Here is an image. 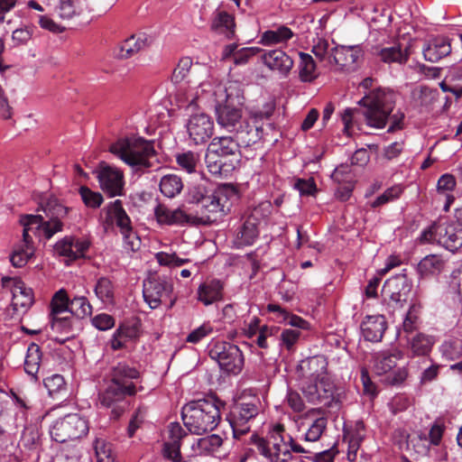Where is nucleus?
Here are the masks:
<instances>
[{
	"label": "nucleus",
	"mask_w": 462,
	"mask_h": 462,
	"mask_svg": "<svg viewBox=\"0 0 462 462\" xmlns=\"http://www.w3.org/2000/svg\"><path fill=\"white\" fill-rule=\"evenodd\" d=\"M41 208L48 220L41 215H26L21 219L23 226V239L14 245L10 255V262L16 268L26 265L34 255L33 236L42 233L46 239H50L63 229V219L69 213V208L61 205L54 197L48 198L41 204Z\"/></svg>",
	"instance_id": "obj_1"
},
{
	"label": "nucleus",
	"mask_w": 462,
	"mask_h": 462,
	"mask_svg": "<svg viewBox=\"0 0 462 462\" xmlns=\"http://www.w3.org/2000/svg\"><path fill=\"white\" fill-rule=\"evenodd\" d=\"M140 376L135 367L125 362L111 367L106 386L98 394L100 405L111 409V418L116 420L125 411L129 405L127 397L136 394Z\"/></svg>",
	"instance_id": "obj_2"
},
{
	"label": "nucleus",
	"mask_w": 462,
	"mask_h": 462,
	"mask_svg": "<svg viewBox=\"0 0 462 462\" xmlns=\"http://www.w3.org/2000/svg\"><path fill=\"white\" fill-rule=\"evenodd\" d=\"M357 103L365 107L364 115L368 125L383 128L390 120L388 133H393L402 128L404 115L400 112L391 115L394 108L393 92L378 88L365 95Z\"/></svg>",
	"instance_id": "obj_3"
},
{
	"label": "nucleus",
	"mask_w": 462,
	"mask_h": 462,
	"mask_svg": "<svg viewBox=\"0 0 462 462\" xmlns=\"http://www.w3.org/2000/svg\"><path fill=\"white\" fill-rule=\"evenodd\" d=\"M181 419L190 433L201 435L215 430L220 422L221 415L215 401L199 399L182 407Z\"/></svg>",
	"instance_id": "obj_4"
},
{
	"label": "nucleus",
	"mask_w": 462,
	"mask_h": 462,
	"mask_svg": "<svg viewBox=\"0 0 462 462\" xmlns=\"http://www.w3.org/2000/svg\"><path fill=\"white\" fill-rule=\"evenodd\" d=\"M109 151L134 171L150 169L154 162H158L153 143L142 137L118 140L110 146Z\"/></svg>",
	"instance_id": "obj_5"
},
{
	"label": "nucleus",
	"mask_w": 462,
	"mask_h": 462,
	"mask_svg": "<svg viewBox=\"0 0 462 462\" xmlns=\"http://www.w3.org/2000/svg\"><path fill=\"white\" fill-rule=\"evenodd\" d=\"M275 102L268 101L262 107L249 111V119L244 120L235 131L236 139L240 146L249 147L263 139V121L268 120L275 110Z\"/></svg>",
	"instance_id": "obj_6"
},
{
	"label": "nucleus",
	"mask_w": 462,
	"mask_h": 462,
	"mask_svg": "<svg viewBox=\"0 0 462 462\" xmlns=\"http://www.w3.org/2000/svg\"><path fill=\"white\" fill-rule=\"evenodd\" d=\"M288 434H284V426L276 424L270 431L269 439L253 434L250 443L254 444L258 452L270 462H288L292 455L289 452Z\"/></svg>",
	"instance_id": "obj_7"
},
{
	"label": "nucleus",
	"mask_w": 462,
	"mask_h": 462,
	"mask_svg": "<svg viewBox=\"0 0 462 462\" xmlns=\"http://www.w3.org/2000/svg\"><path fill=\"white\" fill-rule=\"evenodd\" d=\"M261 401L257 396L242 397L230 409L227 420L235 439H240L251 430V421L260 413Z\"/></svg>",
	"instance_id": "obj_8"
},
{
	"label": "nucleus",
	"mask_w": 462,
	"mask_h": 462,
	"mask_svg": "<svg viewBox=\"0 0 462 462\" xmlns=\"http://www.w3.org/2000/svg\"><path fill=\"white\" fill-rule=\"evenodd\" d=\"M236 197V190L233 186L225 184L217 187L215 190L208 192L199 204L201 217H195L198 222L193 225L210 224L216 222L218 217L228 210L229 200Z\"/></svg>",
	"instance_id": "obj_9"
},
{
	"label": "nucleus",
	"mask_w": 462,
	"mask_h": 462,
	"mask_svg": "<svg viewBox=\"0 0 462 462\" xmlns=\"http://www.w3.org/2000/svg\"><path fill=\"white\" fill-rule=\"evenodd\" d=\"M421 243H434L455 253L462 247V223L459 221L434 223L424 230L420 237Z\"/></svg>",
	"instance_id": "obj_10"
},
{
	"label": "nucleus",
	"mask_w": 462,
	"mask_h": 462,
	"mask_svg": "<svg viewBox=\"0 0 462 462\" xmlns=\"http://www.w3.org/2000/svg\"><path fill=\"white\" fill-rule=\"evenodd\" d=\"M208 355L227 374H239L244 367V356L240 348L230 342L213 340L208 345Z\"/></svg>",
	"instance_id": "obj_11"
},
{
	"label": "nucleus",
	"mask_w": 462,
	"mask_h": 462,
	"mask_svg": "<svg viewBox=\"0 0 462 462\" xmlns=\"http://www.w3.org/2000/svg\"><path fill=\"white\" fill-rule=\"evenodd\" d=\"M172 291V282L166 276L152 275L143 282V299L151 309H157L168 300L171 307L175 300L171 296Z\"/></svg>",
	"instance_id": "obj_12"
},
{
	"label": "nucleus",
	"mask_w": 462,
	"mask_h": 462,
	"mask_svg": "<svg viewBox=\"0 0 462 462\" xmlns=\"http://www.w3.org/2000/svg\"><path fill=\"white\" fill-rule=\"evenodd\" d=\"M88 431V421L78 414H68L57 420L51 427V436L59 443L77 439Z\"/></svg>",
	"instance_id": "obj_13"
},
{
	"label": "nucleus",
	"mask_w": 462,
	"mask_h": 462,
	"mask_svg": "<svg viewBox=\"0 0 462 462\" xmlns=\"http://www.w3.org/2000/svg\"><path fill=\"white\" fill-rule=\"evenodd\" d=\"M412 283L405 273H399L386 280L382 295L389 307H402L411 293Z\"/></svg>",
	"instance_id": "obj_14"
},
{
	"label": "nucleus",
	"mask_w": 462,
	"mask_h": 462,
	"mask_svg": "<svg viewBox=\"0 0 462 462\" xmlns=\"http://www.w3.org/2000/svg\"><path fill=\"white\" fill-rule=\"evenodd\" d=\"M101 189L110 198L121 196L124 189V174L116 168L104 162L96 171Z\"/></svg>",
	"instance_id": "obj_15"
},
{
	"label": "nucleus",
	"mask_w": 462,
	"mask_h": 462,
	"mask_svg": "<svg viewBox=\"0 0 462 462\" xmlns=\"http://www.w3.org/2000/svg\"><path fill=\"white\" fill-rule=\"evenodd\" d=\"M187 131L195 144L205 143L213 135L214 122L204 113L196 114L189 119Z\"/></svg>",
	"instance_id": "obj_16"
},
{
	"label": "nucleus",
	"mask_w": 462,
	"mask_h": 462,
	"mask_svg": "<svg viewBox=\"0 0 462 462\" xmlns=\"http://www.w3.org/2000/svg\"><path fill=\"white\" fill-rule=\"evenodd\" d=\"M216 114L218 125L229 132H235L244 121L241 107L233 104V98L229 93L226 94L225 104L216 108Z\"/></svg>",
	"instance_id": "obj_17"
},
{
	"label": "nucleus",
	"mask_w": 462,
	"mask_h": 462,
	"mask_svg": "<svg viewBox=\"0 0 462 462\" xmlns=\"http://www.w3.org/2000/svg\"><path fill=\"white\" fill-rule=\"evenodd\" d=\"M102 213L105 214L103 225L106 226H112L114 224L120 229V232L129 231V226L132 225L131 219L123 208V203L120 199H116L108 203L103 209Z\"/></svg>",
	"instance_id": "obj_18"
},
{
	"label": "nucleus",
	"mask_w": 462,
	"mask_h": 462,
	"mask_svg": "<svg viewBox=\"0 0 462 462\" xmlns=\"http://www.w3.org/2000/svg\"><path fill=\"white\" fill-rule=\"evenodd\" d=\"M89 245L87 239L66 236L57 242L54 248L58 254L67 257L69 261H74L84 257Z\"/></svg>",
	"instance_id": "obj_19"
},
{
	"label": "nucleus",
	"mask_w": 462,
	"mask_h": 462,
	"mask_svg": "<svg viewBox=\"0 0 462 462\" xmlns=\"http://www.w3.org/2000/svg\"><path fill=\"white\" fill-rule=\"evenodd\" d=\"M154 215L157 222L160 225H192L198 222L196 217H193L191 215H188L183 210L177 208L171 210L168 208L165 205L158 204L154 208Z\"/></svg>",
	"instance_id": "obj_20"
},
{
	"label": "nucleus",
	"mask_w": 462,
	"mask_h": 462,
	"mask_svg": "<svg viewBox=\"0 0 462 462\" xmlns=\"http://www.w3.org/2000/svg\"><path fill=\"white\" fill-rule=\"evenodd\" d=\"M169 441L163 445V456L172 462L181 460V440L188 436L179 422H171L169 425Z\"/></svg>",
	"instance_id": "obj_21"
},
{
	"label": "nucleus",
	"mask_w": 462,
	"mask_h": 462,
	"mask_svg": "<svg viewBox=\"0 0 462 462\" xmlns=\"http://www.w3.org/2000/svg\"><path fill=\"white\" fill-rule=\"evenodd\" d=\"M387 329V321L383 315H368L360 323V330L366 341L380 342Z\"/></svg>",
	"instance_id": "obj_22"
},
{
	"label": "nucleus",
	"mask_w": 462,
	"mask_h": 462,
	"mask_svg": "<svg viewBox=\"0 0 462 462\" xmlns=\"http://www.w3.org/2000/svg\"><path fill=\"white\" fill-rule=\"evenodd\" d=\"M328 362L324 356H315L301 362L300 370L304 380L322 383Z\"/></svg>",
	"instance_id": "obj_23"
},
{
	"label": "nucleus",
	"mask_w": 462,
	"mask_h": 462,
	"mask_svg": "<svg viewBox=\"0 0 462 462\" xmlns=\"http://www.w3.org/2000/svg\"><path fill=\"white\" fill-rule=\"evenodd\" d=\"M263 62L271 70L287 76L293 67L292 59L280 49L266 51L262 56Z\"/></svg>",
	"instance_id": "obj_24"
},
{
	"label": "nucleus",
	"mask_w": 462,
	"mask_h": 462,
	"mask_svg": "<svg viewBox=\"0 0 462 462\" xmlns=\"http://www.w3.org/2000/svg\"><path fill=\"white\" fill-rule=\"evenodd\" d=\"M327 418L320 415V410L311 409L306 413L302 426L307 427L305 440L317 441L327 428Z\"/></svg>",
	"instance_id": "obj_25"
},
{
	"label": "nucleus",
	"mask_w": 462,
	"mask_h": 462,
	"mask_svg": "<svg viewBox=\"0 0 462 462\" xmlns=\"http://www.w3.org/2000/svg\"><path fill=\"white\" fill-rule=\"evenodd\" d=\"M239 148L240 144L236 139L231 136H222L214 138L209 143L208 151L224 160L227 157H233L237 161Z\"/></svg>",
	"instance_id": "obj_26"
},
{
	"label": "nucleus",
	"mask_w": 462,
	"mask_h": 462,
	"mask_svg": "<svg viewBox=\"0 0 462 462\" xmlns=\"http://www.w3.org/2000/svg\"><path fill=\"white\" fill-rule=\"evenodd\" d=\"M224 283L217 279H212L201 283L198 288V300L208 306L223 298Z\"/></svg>",
	"instance_id": "obj_27"
},
{
	"label": "nucleus",
	"mask_w": 462,
	"mask_h": 462,
	"mask_svg": "<svg viewBox=\"0 0 462 462\" xmlns=\"http://www.w3.org/2000/svg\"><path fill=\"white\" fill-rule=\"evenodd\" d=\"M258 225L259 219L254 213L247 217L236 237V244L238 247L254 244L259 236Z\"/></svg>",
	"instance_id": "obj_28"
},
{
	"label": "nucleus",
	"mask_w": 462,
	"mask_h": 462,
	"mask_svg": "<svg viewBox=\"0 0 462 462\" xmlns=\"http://www.w3.org/2000/svg\"><path fill=\"white\" fill-rule=\"evenodd\" d=\"M402 358V354L397 349L379 352L374 356V372L377 374H386L396 367L397 362Z\"/></svg>",
	"instance_id": "obj_29"
},
{
	"label": "nucleus",
	"mask_w": 462,
	"mask_h": 462,
	"mask_svg": "<svg viewBox=\"0 0 462 462\" xmlns=\"http://www.w3.org/2000/svg\"><path fill=\"white\" fill-rule=\"evenodd\" d=\"M152 42V39L145 33L132 35L120 45L117 56L120 59H128L138 51L149 47Z\"/></svg>",
	"instance_id": "obj_30"
},
{
	"label": "nucleus",
	"mask_w": 462,
	"mask_h": 462,
	"mask_svg": "<svg viewBox=\"0 0 462 462\" xmlns=\"http://www.w3.org/2000/svg\"><path fill=\"white\" fill-rule=\"evenodd\" d=\"M405 339L411 356H428L434 345V338L421 332H418L411 337L405 336Z\"/></svg>",
	"instance_id": "obj_31"
},
{
	"label": "nucleus",
	"mask_w": 462,
	"mask_h": 462,
	"mask_svg": "<svg viewBox=\"0 0 462 462\" xmlns=\"http://www.w3.org/2000/svg\"><path fill=\"white\" fill-rule=\"evenodd\" d=\"M19 445L23 452H28L27 455L32 460L38 459L41 447L39 430L34 428H26L23 431Z\"/></svg>",
	"instance_id": "obj_32"
},
{
	"label": "nucleus",
	"mask_w": 462,
	"mask_h": 462,
	"mask_svg": "<svg viewBox=\"0 0 462 462\" xmlns=\"http://www.w3.org/2000/svg\"><path fill=\"white\" fill-rule=\"evenodd\" d=\"M210 28L226 39H232L235 36V18L226 11H219L215 14Z\"/></svg>",
	"instance_id": "obj_33"
},
{
	"label": "nucleus",
	"mask_w": 462,
	"mask_h": 462,
	"mask_svg": "<svg viewBox=\"0 0 462 462\" xmlns=\"http://www.w3.org/2000/svg\"><path fill=\"white\" fill-rule=\"evenodd\" d=\"M380 60L384 63L405 64L410 58L409 47L402 48V44H394L390 47L382 48L378 52Z\"/></svg>",
	"instance_id": "obj_34"
},
{
	"label": "nucleus",
	"mask_w": 462,
	"mask_h": 462,
	"mask_svg": "<svg viewBox=\"0 0 462 462\" xmlns=\"http://www.w3.org/2000/svg\"><path fill=\"white\" fill-rule=\"evenodd\" d=\"M451 52V45L447 39L438 38L431 41L423 50L424 58L430 62H437Z\"/></svg>",
	"instance_id": "obj_35"
},
{
	"label": "nucleus",
	"mask_w": 462,
	"mask_h": 462,
	"mask_svg": "<svg viewBox=\"0 0 462 462\" xmlns=\"http://www.w3.org/2000/svg\"><path fill=\"white\" fill-rule=\"evenodd\" d=\"M42 362V352L41 347L35 343H31L27 348L25 356L24 371L35 381L38 379L37 374L40 372Z\"/></svg>",
	"instance_id": "obj_36"
},
{
	"label": "nucleus",
	"mask_w": 462,
	"mask_h": 462,
	"mask_svg": "<svg viewBox=\"0 0 462 462\" xmlns=\"http://www.w3.org/2000/svg\"><path fill=\"white\" fill-rule=\"evenodd\" d=\"M51 328L53 331L63 334L66 336V338L61 339V341H65L66 339H69V337H74V325L76 323H79V321L78 319H75L72 315L69 313L66 314L65 316L62 315H57V316H51Z\"/></svg>",
	"instance_id": "obj_37"
},
{
	"label": "nucleus",
	"mask_w": 462,
	"mask_h": 462,
	"mask_svg": "<svg viewBox=\"0 0 462 462\" xmlns=\"http://www.w3.org/2000/svg\"><path fill=\"white\" fill-rule=\"evenodd\" d=\"M445 265L441 256L437 254H429L422 258L417 266V271L421 277L435 275L439 273Z\"/></svg>",
	"instance_id": "obj_38"
},
{
	"label": "nucleus",
	"mask_w": 462,
	"mask_h": 462,
	"mask_svg": "<svg viewBox=\"0 0 462 462\" xmlns=\"http://www.w3.org/2000/svg\"><path fill=\"white\" fill-rule=\"evenodd\" d=\"M267 310L269 312L276 313V319L278 322H285L292 327L299 328H307L308 327V322L306 320L299 316L291 314L278 304H268Z\"/></svg>",
	"instance_id": "obj_39"
},
{
	"label": "nucleus",
	"mask_w": 462,
	"mask_h": 462,
	"mask_svg": "<svg viewBox=\"0 0 462 462\" xmlns=\"http://www.w3.org/2000/svg\"><path fill=\"white\" fill-rule=\"evenodd\" d=\"M365 424L362 420L356 421L355 428L348 427V461L354 460L360 443L365 438Z\"/></svg>",
	"instance_id": "obj_40"
},
{
	"label": "nucleus",
	"mask_w": 462,
	"mask_h": 462,
	"mask_svg": "<svg viewBox=\"0 0 462 462\" xmlns=\"http://www.w3.org/2000/svg\"><path fill=\"white\" fill-rule=\"evenodd\" d=\"M223 445V439L217 434L208 435L204 438L198 439L192 444V449L196 454L202 455L213 453Z\"/></svg>",
	"instance_id": "obj_41"
},
{
	"label": "nucleus",
	"mask_w": 462,
	"mask_h": 462,
	"mask_svg": "<svg viewBox=\"0 0 462 462\" xmlns=\"http://www.w3.org/2000/svg\"><path fill=\"white\" fill-rule=\"evenodd\" d=\"M55 12L60 19L69 21L79 16L83 8L79 0H60Z\"/></svg>",
	"instance_id": "obj_42"
},
{
	"label": "nucleus",
	"mask_w": 462,
	"mask_h": 462,
	"mask_svg": "<svg viewBox=\"0 0 462 462\" xmlns=\"http://www.w3.org/2000/svg\"><path fill=\"white\" fill-rule=\"evenodd\" d=\"M292 36L293 32L290 28L286 26H281L277 30H268L264 32L261 36L260 42L265 46L278 44L283 42H287Z\"/></svg>",
	"instance_id": "obj_43"
},
{
	"label": "nucleus",
	"mask_w": 462,
	"mask_h": 462,
	"mask_svg": "<svg viewBox=\"0 0 462 462\" xmlns=\"http://www.w3.org/2000/svg\"><path fill=\"white\" fill-rule=\"evenodd\" d=\"M183 188L181 179L175 174L165 175L161 179L160 190L168 198H174Z\"/></svg>",
	"instance_id": "obj_44"
},
{
	"label": "nucleus",
	"mask_w": 462,
	"mask_h": 462,
	"mask_svg": "<svg viewBox=\"0 0 462 462\" xmlns=\"http://www.w3.org/2000/svg\"><path fill=\"white\" fill-rule=\"evenodd\" d=\"M299 76L302 82H311L316 79V64L313 58L307 53H300Z\"/></svg>",
	"instance_id": "obj_45"
},
{
	"label": "nucleus",
	"mask_w": 462,
	"mask_h": 462,
	"mask_svg": "<svg viewBox=\"0 0 462 462\" xmlns=\"http://www.w3.org/2000/svg\"><path fill=\"white\" fill-rule=\"evenodd\" d=\"M332 181L337 185L335 196L342 201L346 200V166L340 164L331 174Z\"/></svg>",
	"instance_id": "obj_46"
},
{
	"label": "nucleus",
	"mask_w": 462,
	"mask_h": 462,
	"mask_svg": "<svg viewBox=\"0 0 462 462\" xmlns=\"http://www.w3.org/2000/svg\"><path fill=\"white\" fill-rule=\"evenodd\" d=\"M96 296L104 303L114 302L115 291L112 282L107 277H100L95 286Z\"/></svg>",
	"instance_id": "obj_47"
},
{
	"label": "nucleus",
	"mask_w": 462,
	"mask_h": 462,
	"mask_svg": "<svg viewBox=\"0 0 462 462\" xmlns=\"http://www.w3.org/2000/svg\"><path fill=\"white\" fill-rule=\"evenodd\" d=\"M92 313V307L85 296H75L69 301V314L75 319H82Z\"/></svg>",
	"instance_id": "obj_48"
},
{
	"label": "nucleus",
	"mask_w": 462,
	"mask_h": 462,
	"mask_svg": "<svg viewBox=\"0 0 462 462\" xmlns=\"http://www.w3.org/2000/svg\"><path fill=\"white\" fill-rule=\"evenodd\" d=\"M33 303V293L32 289L24 287L22 283L15 287L13 291V305L27 309Z\"/></svg>",
	"instance_id": "obj_49"
},
{
	"label": "nucleus",
	"mask_w": 462,
	"mask_h": 462,
	"mask_svg": "<svg viewBox=\"0 0 462 462\" xmlns=\"http://www.w3.org/2000/svg\"><path fill=\"white\" fill-rule=\"evenodd\" d=\"M69 301L65 290L58 291L51 300V316H57L69 313Z\"/></svg>",
	"instance_id": "obj_50"
},
{
	"label": "nucleus",
	"mask_w": 462,
	"mask_h": 462,
	"mask_svg": "<svg viewBox=\"0 0 462 462\" xmlns=\"http://www.w3.org/2000/svg\"><path fill=\"white\" fill-rule=\"evenodd\" d=\"M94 448L97 462H117L111 443L97 439L94 443Z\"/></svg>",
	"instance_id": "obj_51"
},
{
	"label": "nucleus",
	"mask_w": 462,
	"mask_h": 462,
	"mask_svg": "<svg viewBox=\"0 0 462 462\" xmlns=\"http://www.w3.org/2000/svg\"><path fill=\"white\" fill-rule=\"evenodd\" d=\"M403 192V188L401 185H394L388 188L383 194L378 196L372 203L371 208H376L382 207L389 202L394 201L399 199Z\"/></svg>",
	"instance_id": "obj_52"
},
{
	"label": "nucleus",
	"mask_w": 462,
	"mask_h": 462,
	"mask_svg": "<svg viewBox=\"0 0 462 462\" xmlns=\"http://www.w3.org/2000/svg\"><path fill=\"white\" fill-rule=\"evenodd\" d=\"M418 325L419 315L417 313L416 308L411 306L406 313L402 322V329L399 331V335L401 336L402 333L409 337L415 335L416 333L414 332L417 330Z\"/></svg>",
	"instance_id": "obj_53"
},
{
	"label": "nucleus",
	"mask_w": 462,
	"mask_h": 462,
	"mask_svg": "<svg viewBox=\"0 0 462 462\" xmlns=\"http://www.w3.org/2000/svg\"><path fill=\"white\" fill-rule=\"evenodd\" d=\"M79 194L84 204L88 208H97L101 206L104 200L101 193L93 191L86 186L79 188Z\"/></svg>",
	"instance_id": "obj_54"
},
{
	"label": "nucleus",
	"mask_w": 462,
	"mask_h": 462,
	"mask_svg": "<svg viewBox=\"0 0 462 462\" xmlns=\"http://www.w3.org/2000/svg\"><path fill=\"white\" fill-rule=\"evenodd\" d=\"M176 162L181 169L185 170L189 173H191L196 171L199 156L195 152L189 151L177 154Z\"/></svg>",
	"instance_id": "obj_55"
},
{
	"label": "nucleus",
	"mask_w": 462,
	"mask_h": 462,
	"mask_svg": "<svg viewBox=\"0 0 462 462\" xmlns=\"http://www.w3.org/2000/svg\"><path fill=\"white\" fill-rule=\"evenodd\" d=\"M191 67H192V60L190 58L184 57V58L180 59L172 72V75H171L172 82L177 84V83H180L182 80H184L187 78Z\"/></svg>",
	"instance_id": "obj_56"
},
{
	"label": "nucleus",
	"mask_w": 462,
	"mask_h": 462,
	"mask_svg": "<svg viewBox=\"0 0 462 462\" xmlns=\"http://www.w3.org/2000/svg\"><path fill=\"white\" fill-rule=\"evenodd\" d=\"M43 383L50 395L58 393L66 388L65 380L63 376L59 374H54L44 378Z\"/></svg>",
	"instance_id": "obj_57"
},
{
	"label": "nucleus",
	"mask_w": 462,
	"mask_h": 462,
	"mask_svg": "<svg viewBox=\"0 0 462 462\" xmlns=\"http://www.w3.org/2000/svg\"><path fill=\"white\" fill-rule=\"evenodd\" d=\"M116 330L127 342L135 340L140 336V323L138 321L124 322Z\"/></svg>",
	"instance_id": "obj_58"
},
{
	"label": "nucleus",
	"mask_w": 462,
	"mask_h": 462,
	"mask_svg": "<svg viewBox=\"0 0 462 462\" xmlns=\"http://www.w3.org/2000/svg\"><path fill=\"white\" fill-rule=\"evenodd\" d=\"M301 390L310 402H320L322 395L319 393L318 382H310L302 378Z\"/></svg>",
	"instance_id": "obj_59"
},
{
	"label": "nucleus",
	"mask_w": 462,
	"mask_h": 462,
	"mask_svg": "<svg viewBox=\"0 0 462 462\" xmlns=\"http://www.w3.org/2000/svg\"><path fill=\"white\" fill-rule=\"evenodd\" d=\"M213 332V328L208 323H203L201 326L192 330L186 337V342L198 344L203 338Z\"/></svg>",
	"instance_id": "obj_60"
},
{
	"label": "nucleus",
	"mask_w": 462,
	"mask_h": 462,
	"mask_svg": "<svg viewBox=\"0 0 462 462\" xmlns=\"http://www.w3.org/2000/svg\"><path fill=\"white\" fill-rule=\"evenodd\" d=\"M205 161L208 171L214 175L221 174L223 166L226 163L224 159L219 158L209 151L206 153Z\"/></svg>",
	"instance_id": "obj_61"
},
{
	"label": "nucleus",
	"mask_w": 462,
	"mask_h": 462,
	"mask_svg": "<svg viewBox=\"0 0 462 462\" xmlns=\"http://www.w3.org/2000/svg\"><path fill=\"white\" fill-rule=\"evenodd\" d=\"M279 331V328L274 326H267L263 325L262 326L261 330L257 333V337L255 340L256 345L260 348H267L268 347V342L267 339L273 335H275Z\"/></svg>",
	"instance_id": "obj_62"
},
{
	"label": "nucleus",
	"mask_w": 462,
	"mask_h": 462,
	"mask_svg": "<svg viewBox=\"0 0 462 462\" xmlns=\"http://www.w3.org/2000/svg\"><path fill=\"white\" fill-rule=\"evenodd\" d=\"M261 319L254 316L250 320L244 321V327L242 328V333L247 338H253L261 330L262 326L260 325Z\"/></svg>",
	"instance_id": "obj_63"
},
{
	"label": "nucleus",
	"mask_w": 462,
	"mask_h": 462,
	"mask_svg": "<svg viewBox=\"0 0 462 462\" xmlns=\"http://www.w3.org/2000/svg\"><path fill=\"white\" fill-rule=\"evenodd\" d=\"M260 51L259 48H254V47H246V48H241L240 50H237L235 54V60L233 62L236 65H245L248 62V60L253 58L254 55H256Z\"/></svg>",
	"instance_id": "obj_64"
}]
</instances>
